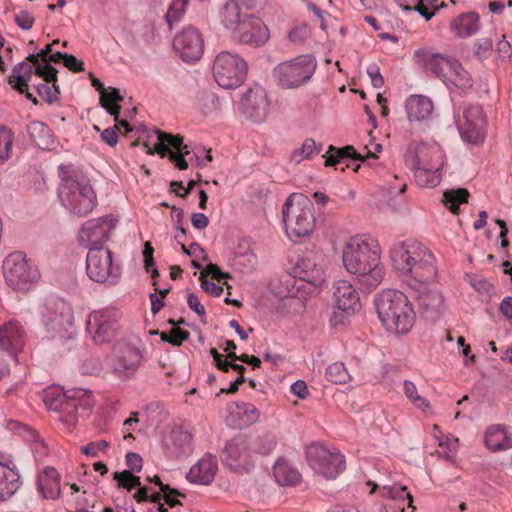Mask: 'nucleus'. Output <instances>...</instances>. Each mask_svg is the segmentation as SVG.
Instances as JSON below:
<instances>
[{
  "instance_id": "34",
  "label": "nucleus",
  "mask_w": 512,
  "mask_h": 512,
  "mask_svg": "<svg viewBox=\"0 0 512 512\" xmlns=\"http://www.w3.org/2000/svg\"><path fill=\"white\" fill-rule=\"evenodd\" d=\"M419 305L418 315L423 320H435L442 315L443 298L437 292H431L422 297Z\"/></svg>"
},
{
  "instance_id": "2",
  "label": "nucleus",
  "mask_w": 512,
  "mask_h": 512,
  "mask_svg": "<svg viewBox=\"0 0 512 512\" xmlns=\"http://www.w3.org/2000/svg\"><path fill=\"white\" fill-rule=\"evenodd\" d=\"M345 269L358 277L363 289L372 290L383 280L385 268L380 262L377 244L361 237L351 238L343 249Z\"/></svg>"
},
{
  "instance_id": "50",
  "label": "nucleus",
  "mask_w": 512,
  "mask_h": 512,
  "mask_svg": "<svg viewBox=\"0 0 512 512\" xmlns=\"http://www.w3.org/2000/svg\"><path fill=\"white\" fill-rule=\"evenodd\" d=\"M188 2L189 0H172L165 15L166 22L170 28L174 23L178 22L182 18Z\"/></svg>"
},
{
  "instance_id": "45",
  "label": "nucleus",
  "mask_w": 512,
  "mask_h": 512,
  "mask_svg": "<svg viewBox=\"0 0 512 512\" xmlns=\"http://www.w3.org/2000/svg\"><path fill=\"white\" fill-rule=\"evenodd\" d=\"M14 134L6 126H0V165L6 163L11 157Z\"/></svg>"
},
{
  "instance_id": "21",
  "label": "nucleus",
  "mask_w": 512,
  "mask_h": 512,
  "mask_svg": "<svg viewBox=\"0 0 512 512\" xmlns=\"http://www.w3.org/2000/svg\"><path fill=\"white\" fill-rule=\"evenodd\" d=\"M233 37L241 44L260 47L268 41L270 33L265 23L259 17H255L250 18V22L243 24Z\"/></svg>"
},
{
  "instance_id": "60",
  "label": "nucleus",
  "mask_w": 512,
  "mask_h": 512,
  "mask_svg": "<svg viewBox=\"0 0 512 512\" xmlns=\"http://www.w3.org/2000/svg\"><path fill=\"white\" fill-rule=\"evenodd\" d=\"M367 74L371 79V83L375 88H381L384 84L383 76L380 73V69L376 64H372L367 68Z\"/></svg>"
},
{
  "instance_id": "22",
  "label": "nucleus",
  "mask_w": 512,
  "mask_h": 512,
  "mask_svg": "<svg viewBox=\"0 0 512 512\" xmlns=\"http://www.w3.org/2000/svg\"><path fill=\"white\" fill-rule=\"evenodd\" d=\"M24 347V333L19 322H4L0 326V349L16 359V354Z\"/></svg>"
},
{
  "instance_id": "47",
  "label": "nucleus",
  "mask_w": 512,
  "mask_h": 512,
  "mask_svg": "<svg viewBox=\"0 0 512 512\" xmlns=\"http://www.w3.org/2000/svg\"><path fill=\"white\" fill-rule=\"evenodd\" d=\"M326 378L335 384H345L351 380V376L342 362H334L326 369Z\"/></svg>"
},
{
  "instance_id": "64",
  "label": "nucleus",
  "mask_w": 512,
  "mask_h": 512,
  "mask_svg": "<svg viewBox=\"0 0 512 512\" xmlns=\"http://www.w3.org/2000/svg\"><path fill=\"white\" fill-rule=\"evenodd\" d=\"M63 63L64 66L72 72H81L84 70V63L72 54L66 53Z\"/></svg>"
},
{
  "instance_id": "9",
  "label": "nucleus",
  "mask_w": 512,
  "mask_h": 512,
  "mask_svg": "<svg viewBox=\"0 0 512 512\" xmlns=\"http://www.w3.org/2000/svg\"><path fill=\"white\" fill-rule=\"evenodd\" d=\"M248 65L239 55L228 51L220 52L213 63V76L224 89H235L246 79Z\"/></svg>"
},
{
  "instance_id": "1",
  "label": "nucleus",
  "mask_w": 512,
  "mask_h": 512,
  "mask_svg": "<svg viewBox=\"0 0 512 512\" xmlns=\"http://www.w3.org/2000/svg\"><path fill=\"white\" fill-rule=\"evenodd\" d=\"M390 257L395 270L411 288L417 289L436 277L435 257L418 241L395 243L390 249Z\"/></svg>"
},
{
  "instance_id": "58",
  "label": "nucleus",
  "mask_w": 512,
  "mask_h": 512,
  "mask_svg": "<svg viewBox=\"0 0 512 512\" xmlns=\"http://www.w3.org/2000/svg\"><path fill=\"white\" fill-rule=\"evenodd\" d=\"M201 288L212 296L219 297L223 293V287L215 284L213 281L207 279L204 272H201L200 277Z\"/></svg>"
},
{
  "instance_id": "44",
  "label": "nucleus",
  "mask_w": 512,
  "mask_h": 512,
  "mask_svg": "<svg viewBox=\"0 0 512 512\" xmlns=\"http://www.w3.org/2000/svg\"><path fill=\"white\" fill-rule=\"evenodd\" d=\"M282 306L289 317L302 316L306 309L305 299L300 296L286 295L282 299Z\"/></svg>"
},
{
  "instance_id": "43",
  "label": "nucleus",
  "mask_w": 512,
  "mask_h": 512,
  "mask_svg": "<svg viewBox=\"0 0 512 512\" xmlns=\"http://www.w3.org/2000/svg\"><path fill=\"white\" fill-rule=\"evenodd\" d=\"M469 192L465 188H459L457 190H449L444 192V203L446 207L454 214L459 211V204L467 202Z\"/></svg>"
},
{
  "instance_id": "12",
  "label": "nucleus",
  "mask_w": 512,
  "mask_h": 512,
  "mask_svg": "<svg viewBox=\"0 0 512 512\" xmlns=\"http://www.w3.org/2000/svg\"><path fill=\"white\" fill-rule=\"evenodd\" d=\"M309 465L326 479H335L345 469V457L322 444H312L306 449Z\"/></svg>"
},
{
  "instance_id": "49",
  "label": "nucleus",
  "mask_w": 512,
  "mask_h": 512,
  "mask_svg": "<svg viewBox=\"0 0 512 512\" xmlns=\"http://www.w3.org/2000/svg\"><path fill=\"white\" fill-rule=\"evenodd\" d=\"M277 440L275 435L266 433L256 439L253 450L263 456L269 455L276 447Z\"/></svg>"
},
{
  "instance_id": "3",
  "label": "nucleus",
  "mask_w": 512,
  "mask_h": 512,
  "mask_svg": "<svg viewBox=\"0 0 512 512\" xmlns=\"http://www.w3.org/2000/svg\"><path fill=\"white\" fill-rule=\"evenodd\" d=\"M44 402L49 410L59 413V420L71 427L80 417L88 416L94 405L92 395L81 388L63 391L58 387L45 391Z\"/></svg>"
},
{
  "instance_id": "39",
  "label": "nucleus",
  "mask_w": 512,
  "mask_h": 512,
  "mask_svg": "<svg viewBox=\"0 0 512 512\" xmlns=\"http://www.w3.org/2000/svg\"><path fill=\"white\" fill-rule=\"evenodd\" d=\"M173 324L169 331H150V335H160L163 342H167L172 346H180L184 341L189 338V332L179 327V324H185L186 322H169Z\"/></svg>"
},
{
  "instance_id": "46",
  "label": "nucleus",
  "mask_w": 512,
  "mask_h": 512,
  "mask_svg": "<svg viewBox=\"0 0 512 512\" xmlns=\"http://www.w3.org/2000/svg\"><path fill=\"white\" fill-rule=\"evenodd\" d=\"M33 75L32 66L25 62H20L12 69V74L8 79V83L14 88V85L28 83Z\"/></svg>"
},
{
  "instance_id": "10",
  "label": "nucleus",
  "mask_w": 512,
  "mask_h": 512,
  "mask_svg": "<svg viewBox=\"0 0 512 512\" xmlns=\"http://www.w3.org/2000/svg\"><path fill=\"white\" fill-rule=\"evenodd\" d=\"M374 304L379 320H412L417 316L408 297L398 290L381 291Z\"/></svg>"
},
{
  "instance_id": "38",
  "label": "nucleus",
  "mask_w": 512,
  "mask_h": 512,
  "mask_svg": "<svg viewBox=\"0 0 512 512\" xmlns=\"http://www.w3.org/2000/svg\"><path fill=\"white\" fill-rule=\"evenodd\" d=\"M273 474L277 483L282 486L296 485L301 479L299 471L286 462H277L274 465Z\"/></svg>"
},
{
  "instance_id": "33",
  "label": "nucleus",
  "mask_w": 512,
  "mask_h": 512,
  "mask_svg": "<svg viewBox=\"0 0 512 512\" xmlns=\"http://www.w3.org/2000/svg\"><path fill=\"white\" fill-rule=\"evenodd\" d=\"M485 444L493 452L512 448V438L504 426L492 425L485 433Z\"/></svg>"
},
{
  "instance_id": "11",
  "label": "nucleus",
  "mask_w": 512,
  "mask_h": 512,
  "mask_svg": "<svg viewBox=\"0 0 512 512\" xmlns=\"http://www.w3.org/2000/svg\"><path fill=\"white\" fill-rule=\"evenodd\" d=\"M86 271L97 283L116 284L121 276V266L113 262V253L104 247L90 248L86 258Z\"/></svg>"
},
{
  "instance_id": "14",
  "label": "nucleus",
  "mask_w": 512,
  "mask_h": 512,
  "mask_svg": "<svg viewBox=\"0 0 512 512\" xmlns=\"http://www.w3.org/2000/svg\"><path fill=\"white\" fill-rule=\"evenodd\" d=\"M407 167L442 169L443 153L438 144L411 143L404 155Z\"/></svg>"
},
{
  "instance_id": "7",
  "label": "nucleus",
  "mask_w": 512,
  "mask_h": 512,
  "mask_svg": "<svg viewBox=\"0 0 512 512\" xmlns=\"http://www.w3.org/2000/svg\"><path fill=\"white\" fill-rule=\"evenodd\" d=\"M317 61L312 55H300L279 63L273 69V77L284 89H296L307 83L314 75Z\"/></svg>"
},
{
  "instance_id": "52",
  "label": "nucleus",
  "mask_w": 512,
  "mask_h": 512,
  "mask_svg": "<svg viewBox=\"0 0 512 512\" xmlns=\"http://www.w3.org/2000/svg\"><path fill=\"white\" fill-rule=\"evenodd\" d=\"M36 91L38 95L47 103L52 104L58 100V95L60 93L57 85L53 83V86L50 87L47 84L41 83L36 86Z\"/></svg>"
},
{
  "instance_id": "5",
  "label": "nucleus",
  "mask_w": 512,
  "mask_h": 512,
  "mask_svg": "<svg viewBox=\"0 0 512 512\" xmlns=\"http://www.w3.org/2000/svg\"><path fill=\"white\" fill-rule=\"evenodd\" d=\"M312 203L301 195L291 194L282 208V216L289 237H304L312 233L315 224Z\"/></svg>"
},
{
  "instance_id": "41",
  "label": "nucleus",
  "mask_w": 512,
  "mask_h": 512,
  "mask_svg": "<svg viewBox=\"0 0 512 512\" xmlns=\"http://www.w3.org/2000/svg\"><path fill=\"white\" fill-rule=\"evenodd\" d=\"M322 148V144H317L314 139L307 138L299 148L292 152L290 160L295 164H299L303 160L310 159L313 155L319 154L322 151Z\"/></svg>"
},
{
  "instance_id": "30",
  "label": "nucleus",
  "mask_w": 512,
  "mask_h": 512,
  "mask_svg": "<svg viewBox=\"0 0 512 512\" xmlns=\"http://www.w3.org/2000/svg\"><path fill=\"white\" fill-rule=\"evenodd\" d=\"M449 89L455 88L466 93L473 86V79L458 60H454L451 70L443 81Z\"/></svg>"
},
{
  "instance_id": "6",
  "label": "nucleus",
  "mask_w": 512,
  "mask_h": 512,
  "mask_svg": "<svg viewBox=\"0 0 512 512\" xmlns=\"http://www.w3.org/2000/svg\"><path fill=\"white\" fill-rule=\"evenodd\" d=\"M144 360V349L139 340L119 341L107 356V365L119 379H131L135 376Z\"/></svg>"
},
{
  "instance_id": "25",
  "label": "nucleus",
  "mask_w": 512,
  "mask_h": 512,
  "mask_svg": "<svg viewBox=\"0 0 512 512\" xmlns=\"http://www.w3.org/2000/svg\"><path fill=\"white\" fill-rule=\"evenodd\" d=\"M217 469L218 465L216 458L209 455L201 458L191 467L186 475V479L190 483L209 485L213 482Z\"/></svg>"
},
{
  "instance_id": "62",
  "label": "nucleus",
  "mask_w": 512,
  "mask_h": 512,
  "mask_svg": "<svg viewBox=\"0 0 512 512\" xmlns=\"http://www.w3.org/2000/svg\"><path fill=\"white\" fill-rule=\"evenodd\" d=\"M187 304L199 317H204L206 314L204 305L200 302L197 295L191 293L187 297Z\"/></svg>"
},
{
  "instance_id": "23",
  "label": "nucleus",
  "mask_w": 512,
  "mask_h": 512,
  "mask_svg": "<svg viewBox=\"0 0 512 512\" xmlns=\"http://www.w3.org/2000/svg\"><path fill=\"white\" fill-rule=\"evenodd\" d=\"M415 57L417 63L431 71L442 81L445 80L448 72L451 70L452 62L455 60L440 53H432L427 49L416 51Z\"/></svg>"
},
{
  "instance_id": "63",
  "label": "nucleus",
  "mask_w": 512,
  "mask_h": 512,
  "mask_svg": "<svg viewBox=\"0 0 512 512\" xmlns=\"http://www.w3.org/2000/svg\"><path fill=\"white\" fill-rule=\"evenodd\" d=\"M471 285L477 291H479L480 293L486 294V295H490L494 290V286L490 282H488V280H486L485 278H481V277L475 278L471 282Z\"/></svg>"
},
{
  "instance_id": "24",
  "label": "nucleus",
  "mask_w": 512,
  "mask_h": 512,
  "mask_svg": "<svg viewBox=\"0 0 512 512\" xmlns=\"http://www.w3.org/2000/svg\"><path fill=\"white\" fill-rule=\"evenodd\" d=\"M255 17L254 14L247 13V11L242 9L237 0H229L223 6L221 23L234 35L242 28L243 24L250 22V18Z\"/></svg>"
},
{
  "instance_id": "20",
  "label": "nucleus",
  "mask_w": 512,
  "mask_h": 512,
  "mask_svg": "<svg viewBox=\"0 0 512 512\" xmlns=\"http://www.w3.org/2000/svg\"><path fill=\"white\" fill-rule=\"evenodd\" d=\"M292 274L294 278L318 287L325 281L323 260L316 254L308 253L295 263Z\"/></svg>"
},
{
  "instance_id": "37",
  "label": "nucleus",
  "mask_w": 512,
  "mask_h": 512,
  "mask_svg": "<svg viewBox=\"0 0 512 512\" xmlns=\"http://www.w3.org/2000/svg\"><path fill=\"white\" fill-rule=\"evenodd\" d=\"M324 157H326L325 166H334L344 158H351L361 162L367 161V158L357 153L355 148L351 145H347L343 148H336L333 145H330Z\"/></svg>"
},
{
  "instance_id": "29",
  "label": "nucleus",
  "mask_w": 512,
  "mask_h": 512,
  "mask_svg": "<svg viewBox=\"0 0 512 512\" xmlns=\"http://www.w3.org/2000/svg\"><path fill=\"white\" fill-rule=\"evenodd\" d=\"M30 141L42 150H53L55 148V138L50 128L41 121L35 120L27 125L26 129Z\"/></svg>"
},
{
  "instance_id": "16",
  "label": "nucleus",
  "mask_w": 512,
  "mask_h": 512,
  "mask_svg": "<svg viewBox=\"0 0 512 512\" xmlns=\"http://www.w3.org/2000/svg\"><path fill=\"white\" fill-rule=\"evenodd\" d=\"M457 127L461 138L469 143L479 144L485 138V117L480 106L465 108L457 118Z\"/></svg>"
},
{
  "instance_id": "59",
  "label": "nucleus",
  "mask_w": 512,
  "mask_h": 512,
  "mask_svg": "<svg viewBox=\"0 0 512 512\" xmlns=\"http://www.w3.org/2000/svg\"><path fill=\"white\" fill-rule=\"evenodd\" d=\"M125 461L128 467L126 471H131V473H138L142 470L143 459L138 453L128 452L125 456Z\"/></svg>"
},
{
  "instance_id": "48",
  "label": "nucleus",
  "mask_w": 512,
  "mask_h": 512,
  "mask_svg": "<svg viewBox=\"0 0 512 512\" xmlns=\"http://www.w3.org/2000/svg\"><path fill=\"white\" fill-rule=\"evenodd\" d=\"M403 389L404 394L414 404L415 407L422 410L430 408L429 401L418 395L417 387L413 382L405 380Z\"/></svg>"
},
{
  "instance_id": "54",
  "label": "nucleus",
  "mask_w": 512,
  "mask_h": 512,
  "mask_svg": "<svg viewBox=\"0 0 512 512\" xmlns=\"http://www.w3.org/2000/svg\"><path fill=\"white\" fill-rule=\"evenodd\" d=\"M382 324L389 334L396 336L408 333L413 327L412 322H382Z\"/></svg>"
},
{
  "instance_id": "18",
  "label": "nucleus",
  "mask_w": 512,
  "mask_h": 512,
  "mask_svg": "<svg viewBox=\"0 0 512 512\" xmlns=\"http://www.w3.org/2000/svg\"><path fill=\"white\" fill-rule=\"evenodd\" d=\"M173 48L183 61L194 62L202 57L204 40L197 28L187 26L175 35Z\"/></svg>"
},
{
  "instance_id": "15",
  "label": "nucleus",
  "mask_w": 512,
  "mask_h": 512,
  "mask_svg": "<svg viewBox=\"0 0 512 512\" xmlns=\"http://www.w3.org/2000/svg\"><path fill=\"white\" fill-rule=\"evenodd\" d=\"M239 109L250 121H264L270 110L267 91L260 85L249 88L241 97Z\"/></svg>"
},
{
  "instance_id": "27",
  "label": "nucleus",
  "mask_w": 512,
  "mask_h": 512,
  "mask_svg": "<svg viewBox=\"0 0 512 512\" xmlns=\"http://www.w3.org/2000/svg\"><path fill=\"white\" fill-rule=\"evenodd\" d=\"M85 328L92 341L97 345L113 341L120 332L118 322H85Z\"/></svg>"
},
{
  "instance_id": "55",
  "label": "nucleus",
  "mask_w": 512,
  "mask_h": 512,
  "mask_svg": "<svg viewBox=\"0 0 512 512\" xmlns=\"http://www.w3.org/2000/svg\"><path fill=\"white\" fill-rule=\"evenodd\" d=\"M14 21L22 30H30L35 22V17L27 10H20L14 16Z\"/></svg>"
},
{
  "instance_id": "32",
  "label": "nucleus",
  "mask_w": 512,
  "mask_h": 512,
  "mask_svg": "<svg viewBox=\"0 0 512 512\" xmlns=\"http://www.w3.org/2000/svg\"><path fill=\"white\" fill-rule=\"evenodd\" d=\"M433 111L432 101L421 95H413L406 102V112L410 121H421L428 118Z\"/></svg>"
},
{
  "instance_id": "51",
  "label": "nucleus",
  "mask_w": 512,
  "mask_h": 512,
  "mask_svg": "<svg viewBox=\"0 0 512 512\" xmlns=\"http://www.w3.org/2000/svg\"><path fill=\"white\" fill-rule=\"evenodd\" d=\"M80 371L84 375L99 376L103 371V364L99 357L90 356L82 361Z\"/></svg>"
},
{
  "instance_id": "36",
  "label": "nucleus",
  "mask_w": 512,
  "mask_h": 512,
  "mask_svg": "<svg viewBox=\"0 0 512 512\" xmlns=\"http://www.w3.org/2000/svg\"><path fill=\"white\" fill-rule=\"evenodd\" d=\"M379 492L383 498H389L393 501L399 502L397 508L400 512H404L406 506L415 509V507L412 505V495L410 494V492H408L406 486H402L399 484L383 486L380 488Z\"/></svg>"
},
{
  "instance_id": "40",
  "label": "nucleus",
  "mask_w": 512,
  "mask_h": 512,
  "mask_svg": "<svg viewBox=\"0 0 512 512\" xmlns=\"http://www.w3.org/2000/svg\"><path fill=\"white\" fill-rule=\"evenodd\" d=\"M414 172L415 181L421 187H435L441 181L440 170L428 167H409Z\"/></svg>"
},
{
  "instance_id": "31",
  "label": "nucleus",
  "mask_w": 512,
  "mask_h": 512,
  "mask_svg": "<svg viewBox=\"0 0 512 512\" xmlns=\"http://www.w3.org/2000/svg\"><path fill=\"white\" fill-rule=\"evenodd\" d=\"M450 28L456 36L468 38L480 28L479 15L473 11L462 13L450 22Z\"/></svg>"
},
{
  "instance_id": "56",
  "label": "nucleus",
  "mask_w": 512,
  "mask_h": 512,
  "mask_svg": "<svg viewBox=\"0 0 512 512\" xmlns=\"http://www.w3.org/2000/svg\"><path fill=\"white\" fill-rule=\"evenodd\" d=\"M109 443L106 440H99L89 442L87 445L81 447V452L86 456L97 457L100 451L108 448Z\"/></svg>"
},
{
  "instance_id": "42",
  "label": "nucleus",
  "mask_w": 512,
  "mask_h": 512,
  "mask_svg": "<svg viewBox=\"0 0 512 512\" xmlns=\"http://www.w3.org/2000/svg\"><path fill=\"white\" fill-rule=\"evenodd\" d=\"M257 257L251 250L236 253L232 259V266L241 273H249L255 270Z\"/></svg>"
},
{
  "instance_id": "35",
  "label": "nucleus",
  "mask_w": 512,
  "mask_h": 512,
  "mask_svg": "<svg viewBox=\"0 0 512 512\" xmlns=\"http://www.w3.org/2000/svg\"><path fill=\"white\" fill-rule=\"evenodd\" d=\"M155 134L157 135L158 143L153 149L146 145L148 154L157 153L163 158L167 155L169 156L170 152H172L170 147H173L177 152L182 148L183 137L180 135H172L160 130H155Z\"/></svg>"
},
{
  "instance_id": "28",
  "label": "nucleus",
  "mask_w": 512,
  "mask_h": 512,
  "mask_svg": "<svg viewBox=\"0 0 512 512\" xmlns=\"http://www.w3.org/2000/svg\"><path fill=\"white\" fill-rule=\"evenodd\" d=\"M38 490L45 499L55 500L60 496V475L54 467H45L37 477Z\"/></svg>"
},
{
  "instance_id": "26",
  "label": "nucleus",
  "mask_w": 512,
  "mask_h": 512,
  "mask_svg": "<svg viewBox=\"0 0 512 512\" xmlns=\"http://www.w3.org/2000/svg\"><path fill=\"white\" fill-rule=\"evenodd\" d=\"M20 485V475L13 461L0 462V501L10 498Z\"/></svg>"
},
{
  "instance_id": "4",
  "label": "nucleus",
  "mask_w": 512,
  "mask_h": 512,
  "mask_svg": "<svg viewBox=\"0 0 512 512\" xmlns=\"http://www.w3.org/2000/svg\"><path fill=\"white\" fill-rule=\"evenodd\" d=\"M58 196L62 205L73 215L84 217L91 213L97 204V196L90 180L82 173L66 175L63 166Z\"/></svg>"
},
{
  "instance_id": "61",
  "label": "nucleus",
  "mask_w": 512,
  "mask_h": 512,
  "mask_svg": "<svg viewBox=\"0 0 512 512\" xmlns=\"http://www.w3.org/2000/svg\"><path fill=\"white\" fill-rule=\"evenodd\" d=\"M309 36V29L307 26H299L289 32V39L293 43H301Z\"/></svg>"
},
{
  "instance_id": "19",
  "label": "nucleus",
  "mask_w": 512,
  "mask_h": 512,
  "mask_svg": "<svg viewBox=\"0 0 512 512\" xmlns=\"http://www.w3.org/2000/svg\"><path fill=\"white\" fill-rule=\"evenodd\" d=\"M332 299L342 317H353L362 309L360 296L351 282L338 279L332 285Z\"/></svg>"
},
{
  "instance_id": "53",
  "label": "nucleus",
  "mask_w": 512,
  "mask_h": 512,
  "mask_svg": "<svg viewBox=\"0 0 512 512\" xmlns=\"http://www.w3.org/2000/svg\"><path fill=\"white\" fill-rule=\"evenodd\" d=\"M121 317L120 311L114 307H106L100 310L92 311L89 320H117Z\"/></svg>"
},
{
  "instance_id": "13",
  "label": "nucleus",
  "mask_w": 512,
  "mask_h": 512,
  "mask_svg": "<svg viewBox=\"0 0 512 512\" xmlns=\"http://www.w3.org/2000/svg\"><path fill=\"white\" fill-rule=\"evenodd\" d=\"M18 315H26L42 320H70L73 317V310L70 304L65 300L48 296L39 298L29 305L20 307Z\"/></svg>"
},
{
  "instance_id": "57",
  "label": "nucleus",
  "mask_w": 512,
  "mask_h": 512,
  "mask_svg": "<svg viewBox=\"0 0 512 512\" xmlns=\"http://www.w3.org/2000/svg\"><path fill=\"white\" fill-rule=\"evenodd\" d=\"M35 73L42 77L46 82H52L55 84L57 80V70L50 64H38L35 69Z\"/></svg>"
},
{
  "instance_id": "8",
  "label": "nucleus",
  "mask_w": 512,
  "mask_h": 512,
  "mask_svg": "<svg viewBox=\"0 0 512 512\" xmlns=\"http://www.w3.org/2000/svg\"><path fill=\"white\" fill-rule=\"evenodd\" d=\"M6 283L15 290L28 291L40 277L39 271L22 252H13L3 261Z\"/></svg>"
},
{
  "instance_id": "17",
  "label": "nucleus",
  "mask_w": 512,
  "mask_h": 512,
  "mask_svg": "<svg viewBox=\"0 0 512 512\" xmlns=\"http://www.w3.org/2000/svg\"><path fill=\"white\" fill-rule=\"evenodd\" d=\"M115 228V220L111 216H104L86 221L79 231L78 241L88 249L103 247L111 231Z\"/></svg>"
}]
</instances>
